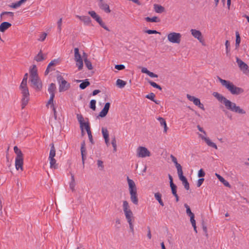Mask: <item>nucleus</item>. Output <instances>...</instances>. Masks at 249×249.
Listing matches in <instances>:
<instances>
[{"label":"nucleus","instance_id":"603ef678","mask_svg":"<svg viewBox=\"0 0 249 249\" xmlns=\"http://www.w3.org/2000/svg\"><path fill=\"white\" fill-rule=\"evenodd\" d=\"M172 194L174 196L177 195V186L175 184L170 185Z\"/></svg>","mask_w":249,"mask_h":249},{"label":"nucleus","instance_id":"bb28decb","mask_svg":"<svg viewBox=\"0 0 249 249\" xmlns=\"http://www.w3.org/2000/svg\"><path fill=\"white\" fill-rule=\"evenodd\" d=\"M88 14L98 23L102 19L94 11H89Z\"/></svg>","mask_w":249,"mask_h":249},{"label":"nucleus","instance_id":"37998d69","mask_svg":"<svg viewBox=\"0 0 249 249\" xmlns=\"http://www.w3.org/2000/svg\"><path fill=\"white\" fill-rule=\"evenodd\" d=\"M14 150L15 153L17 154L16 157H18V156H19L20 157H23V155L21 150L19 149L17 146H15L14 147Z\"/></svg>","mask_w":249,"mask_h":249},{"label":"nucleus","instance_id":"69168bd1","mask_svg":"<svg viewBox=\"0 0 249 249\" xmlns=\"http://www.w3.org/2000/svg\"><path fill=\"white\" fill-rule=\"evenodd\" d=\"M225 46H226V53H228L230 51V50L229 49V47L230 46V42L228 40L226 41Z\"/></svg>","mask_w":249,"mask_h":249},{"label":"nucleus","instance_id":"c756f323","mask_svg":"<svg viewBox=\"0 0 249 249\" xmlns=\"http://www.w3.org/2000/svg\"><path fill=\"white\" fill-rule=\"evenodd\" d=\"M14 15V13L12 12H3L0 14V18L2 19L7 20V19L5 17L6 16H9L13 18Z\"/></svg>","mask_w":249,"mask_h":249},{"label":"nucleus","instance_id":"338daca9","mask_svg":"<svg viewBox=\"0 0 249 249\" xmlns=\"http://www.w3.org/2000/svg\"><path fill=\"white\" fill-rule=\"evenodd\" d=\"M147 75L152 78H157L158 76L157 74H156L154 73L151 71H149Z\"/></svg>","mask_w":249,"mask_h":249},{"label":"nucleus","instance_id":"20e7f679","mask_svg":"<svg viewBox=\"0 0 249 249\" xmlns=\"http://www.w3.org/2000/svg\"><path fill=\"white\" fill-rule=\"evenodd\" d=\"M127 180L129 187V191L130 195L131 201L135 205L138 204V198L137 193V188L134 181L130 179L128 177Z\"/></svg>","mask_w":249,"mask_h":249},{"label":"nucleus","instance_id":"aec40b11","mask_svg":"<svg viewBox=\"0 0 249 249\" xmlns=\"http://www.w3.org/2000/svg\"><path fill=\"white\" fill-rule=\"evenodd\" d=\"M109 107H110V103H106L103 109L99 113V116L101 117H105L107 115V114Z\"/></svg>","mask_w":249,"mask_h":249},{"label":"nucleus","instance_id":"f8f14e48","mask_svg":"<svg viewBox=\"0 0 249 249\" xmlns=\"http://www.w3.org/2000/svg\"><path fill=\"white\" fill-rule=\"evenodd\" d=\"M30 81L33 86L38 90L42 88V84L38 76L30 78Z\"/></svg>","mask_w":249,"mask_h":249},{"label":"nucleus","instance_id":"5701e85b","mask_svg":"<svg viewBox=\"0 0 249 249\" xmlns=\"http://www.w3.org/2000/svg\"><path fill=\"white\" fill-rule=\"evenodd\" d=\"M83 57L86 66L89 70H92L93 68L92 64L91 62L87 58L86 53L84 52L83 53Z\"/></svg>","mask_w":249,"mask_h":249},{"label":"nucleus","instance_id":"6e6552de","mask_svg":"<svg viewBox=\"0 0 249 249\" xmlns=\"http://www.w3.org/2000/svg\"><path fill=\"white\" fill-rule=\"evenodd\" d=\"M57 80L59 83V92H63L68 90L70 87V84L68 83L64 78L61 76L59 75L57 77Z\"/></svg>","mask_w":249,"mask_h":249},{"label":"nucleus","instance_id":"de8ad7c7","mask_svg":"<svg viewBox=\"0 0 249 249\" xmlns=\"http://www.w3.org/2000/svg\"><path fill=\"white\" fill-rule=\"evenodd\" d=\"M149 83L150 84V85L151 86H152L154 88L158 89H160V90L162 89L160 85H158L157 83H156L154 82H153V81H149Z\"/></svg>","mask_w":249,"mask_h":249},{"label":"nucleus","instance_id":"6ab92c4d","mask_svg":"<svg viewBox=\"0 0 249 249\" xmlns=\"http://www.w3.org/2000/svg\"><path fill=\"white\" fill-rule=\"evenodd\" d=\"M77 119L80 124V128L83 131L84 127L85 128L87 124H89L88 122H84V118L81 114H77Z\"/></svg>","mask_w":249,"mask_h":249},{"label":"nucleus","instance_id":"4be33fe9","mask_svg":"<svg viewBox=\"0 0 249 249\" xmlns=\"http://www.w3.org/2000/svg\"><path fill=\"white\" fill-rule=\"evenodd\" d=\"M30 78L37 77V69L35 65H33L30 69Z\"/></svg>","mask_w":249,"mask_h":249},{"label":"nucleus","instance_id":"f257e3e1","mask_svg":"<svg viewBox=\"0 0 249 249\" xmlns=\"http://www.w3.org/2000/svg\"><path fill=\"white\" fill-rule=\"evenodd\" d=\"M213 95L216 98L218 101L223 103L227 109L239 114H245L246 113V111L245 109L241 108L240 106H237L235 103L227 99L218 92H214L213 93Z\"/></svg>","mask_w":249,"mask_h":249},{"label":"nucleus","instance_id":"bf43d9fd","mask_svg":"<svg viewBox=\"0 0 249 249\" xmlns=\"http://www.w3.org/2000/svg\"><path fill=\"white\" fill-rule=\"evenodd\" d=\"M115 68L117 69L118 70H122L125 68V66L124 65H116L115 66Z\"/></svg>","mask_w":249,"mask_h":249},{"label":"nucleus","instance_id":"58836bf2","mask_svg":"<svg viewBox=\"0 0 249 249\" xmlns=\"http://www.w3.org/2000/svg\"><path fill=\"white\" fill-rule=\"evenodd\" d=\"M29 100V96L22 97V103H21L22 109H23L25 107V106L28 104Z\"/></svg>","mask_w":249,"mask_h":249},{"label":"nucleus","instance_id":"f704fd0d","mask_svg":"<svg viewBox=\"0 0 249 249\" xmlns=\"http://www.w3.org/2000/svg\"><path fill=\"white\" fill-rule=\"evenodd\" d=\"M74 60H75V61L82 59L81 54H80L79 52V49L78 48H74Z\"/></svg>","mask_w":249,"mask_h":249},{"label":"nucleus","instance_id":"c85d7f7f","mask_svg":"<svg viewBox=\"0 0 249 249\" xmlns=\"http://www.w3.org/2000/svg\"><path fill=\"white\" fill-rule=\"evenodd\" d=\"M56 89V86L54 83H51L48 88V90L50 95H54L55 96V91Z\"/></svg>","mask_w":249,"mask_h":249},{"label":"nucleus","instance_id":"680f3d73","mask_svg":"<svg viewBox=\"0 0 249 249\" xmlns=\"http://www.w3.org/2000/svg\"><path fill=\"white\" fill-rule=\"evenodd\" d=\"M190 217V222L193 225H196V220L195 219V215H191L190 216H189Z\"/></svg>","mask_w":249,"mask_h":249},{"label":"nucleus","instance_id":"e433bc0d","mask_svg":"<svg viewBox=\"0 0 249 249\" xmlns=\"http://www.w3.org/2000/svg\"><path fill=\"white\" fill-rule=\"evenodd\" d=\"M155 97V94L152 93V92H151V93L146 95V96H145V97L146 98L151 100V101H152L154 102H155L156 104H159V101H157V100H155L154 99Z\"/></svg>","mask_w":249,"mask_h":249},{"label":"nucleus","instance_id":"2eb2a0df","mask_svg":"<svg viewBox=\"0 0 249 249\" xmlns=\"http://www.w3.org/2000/svg\"><path fill=\"white\" fill-rule=\"evenodd\" d=\"M23 157H16L15 159V166L17 170H23Z\"/></svg>","mask_w":249,"mask_h":249},{"label":"nucleus","instance_id":"79ce46f5","mask_svg":"<svg viewBox=\"0 0 249 249\" xmlns=\"http://www.w3.org/2000/svg\"><path fill=\"white\" fill-rule=\"evenodd\" d=\"M90 84L89 82L88 81L87 79H86L84 82H83L81 83L79 87L81 89H85L87 87L89 86Z\"/></svg>","mask_w":249,"mask_h":249},{"label":"nucleus","instance_id":"8fccbe9b","mask_svg":"<svg viewBox=\"0 0 249 249\" xmlns=\"http://www.w3.org/2000/svg\"><path fill=\"white\" fill-rule=\"evenodd\" d=\"M96 101L95 100H91L90 102V108L93 110H95L96 109Z\"/></svg>","mask_w":249,"mask_h":249},{"label":"nucleus","instance_id":"2f4dec72","mask_svg":"<svg viewBox=\"0 0 249 249\" xmlns=\"http://www.w3.org/2000/svg\"><path fill=\"white\" fill-rule=\"evenodd\" d=\"M154 8L155 11L157 13H162L164 11V8L161 5L158 4H154Z\"/></svg>","mask_w":249,"mask_h":249},{"label":"nucleus","instance_id":"7c9ffc66","mask_svg":"<svg viewBox=\"0 0 249 249\" xmlns=\"http://www.w3.org/2000/svg\"><path fill=\"white\" fill-rule=\"evenodd\" d=\"M45 59V58L44 56L41 51H40L38 53L36 56H35V57L34 58V60L37 62H41V61H43Z\"/></svg>","mask_w":249,"mask_h":249},{"label":"nucleus","instance_id":"f3484780","mask_svg":"<svg viewBox=\"0 0 249 249\" xmlns=\"http://www.w3.org/2000/svg\"><path fill=\"white\" fill-rule=\"evenodd\" d=\"M76 17L78 18L80 20L82 21L85 25L89 26L91 24V20L90 18L88 16H80L76 15Z\"/></svg>","mask_w":249,"mask_h":249},{"label":"nucleus","instance_id":"4d7b16f0","mask_svg":"<svg viewBox=\"0 0 249 249\" xmlns=\"http://www.w3.org/2000/svg\"><path fill=\"white\" fill-rule=\"evenodd\" d=\"M47 36V34L46 33H43L40 35L39 38H38V40L43 41H44Z\"/></svg>","mask_w":249,"mask_h":249},{"label":"nucleus","instance_id":"9b49d317","mask_svg":"<svg viewBox=\"0 0 249 249\" xmlns=\"http://www.w3.org/2000/svg\"><path fill=\"white\" fill-rule=\"evenodd\" d=\"M187 98L189 101L193 102L196 106H198L200 108L203 110L205 109L203 105L201 103L200 101L198 98L189 94L187 95Z\"/></svg>","mask_w":249,"mask_h":249},{"label":"nucleus","instance_id":"052dcab7","mask_svg":"<svg viewBox=\"0 0 249 249\" xmlns=\"http://www.w3.org/2000/svg\"><path fill=\"white\" fill-rule=\"evenodd\" d=\"M205 175V172L203 171L202 169H201L199 170L198 173V177H203Z\"/></svg>","mask_w":249,"mask_h":249},{"label":"nucleus","instance_id":"774afa93","mask_svg":"<svg viewBox=\"0 0 249 249\" xmlns=\"http://www.w3.org/2000/svg\"><path fill=\"white\" fill-rule=\"evenodd\" d=\"M97 165L99 167H101V169H103L104 165H103V162L101 160H97Z\"/></svg>","mask_w":249,"mask_h":249},{"label":"nucleus","instance_id":"a211bd4d","mask_svg":"<svg viewBox=\"0 0 249 249\" xmlns=\"http://www.w3.org/2000/svg\"><path fill=\"white\" fill-rule=\"evenodd\" d=\"M170 158L172 162L175 164V165L177 169L178 174L182 172V167L180 164L178 162L177 158L173 155H170Z\"/></svg>","mask_w":249,"mask_h":249},{"label":"nucleus","instance_id":"0eeeda50","mask_svg":"<svg viewBox=\"0 0 249 249\" xmlns=\"http://www.w3.org/2000/svg\"><path fill=\"white\" fill-rule=\"evenodd\" d=\"M181 38V35L179 33L172 32L167 35L168 40L172 43L179 44Z\"/></svg>","mask_w":249,"mask_h":249},{"label":"nucleus","instance_id":"a878e982","mask_svg":"<svg viewBox=\"0 0 249 249\" xmlns=\"http://www.w3.org/2000/svg\"><path fill=\"white\" fill-rule=\"evenodd\" d=\"M85 128L87 132L88 133V137H89V140L90 142L92 144H93L94 143V142H93V138H92V136L91 132L90 131V128L89 124H87L86 126V127Z\"/></svg>","mask_w":249,"mask_h":249},{"label":"nucleus","instance_id":"864d4df0","mask_svg":"<svg viewBox=\"0 0 249 249\" xmlns=\"http://www.w3.org/2000/svg\"><path fill=\"white\" fill-rule=\"evenodd\" d=\"M111 144H112V146L113 147V151L114 152H116L117 150V144H116V139H115V137H114L112 139V140L111 141Z\"/></svg>","mask_w":249,"mask_h":249},{"label":"nucleus","instance_id":"e2e57ef3","mask_svg":"<svg viewBox=\"0 0 249 249\" xmlns=\"http://www.w3.org/2000/svg\"><path fill=\"white\" fill-rule=\"evenodd\" d=\"M54 97V95H53V96L50 95V98L48 102L47 106H48L49 104H52V105H53V101Z\"/></svg>","mask_w":249,"mask_h":249},{"label":"nucleus","instance_id":"39448f33","mask_svg":"<svg viewBox=\"0 0 249 249\" xmlns=\"http://www.w3.org/2000/svg\"><path fill=\"white\" fill-rule=\"evenodd\" d=\"M197 128L199 131L201 132L204 134V135H203L201 134L198 133V135L199 137L201 138L202 140H204L208 146L212 147L215 149H217V146L216 144L215 143L212 142L208 137L205 136L207 135V134L206 131L204 130L203 128L201 127L199 125H197Z\"/></svg>","mask_w":249,"mask_h":249},{"label":"nucleus","instance_id":"1a4fd4ad","mask_svg":"<svg viewBox=\"0 0 249 249\" xmlns=\"http://www.w3.org/2000/svg\"><path fill=\"white\" fill-rule=\"evenodd\" d=\"M137 156L139 158H145L150 156V152L146 147L139 146L137 149Z\"/></svg>","mask_w":249,"mask_h":249},{"label":"nucleus","instance_id":"a19ab883","mask_svg":"<svg viewBox=\"0 0 249 249\" xmlns=\"http://www.w3.org/2000/svg\"><path fill=\"white\" fill-rule=\"evenodd\" d=\"M126 84V82L124 81L121 79H118L116 81V85L120 88H124Z\"/></svg>","mask_w":249,"mask_h":249},{"label":"nucleus","instance_id":"c03bdc74","mask_svg":"<svg viewBox=\"0 0 249 249\" xmlns=\"http://www.w3.org/2000/svg\"><path fill=\"white\" fill-rule=\"evenodd\" d=\"M75 61H76V65L77 67H78V70H82L83 68V59L76 60Z\"/></svg>","mask_w":249,"mask_h":249},{"label":"nucleus","instance_id":"0e129e2a","mask_svg":"<svg viewBox=\"0 0 249 249\" xmlns=\"http://www.w3.org/2000/svg\"><path fill=\"white\" fill-rule=\"evenodd\" d=\"M204 180V179L203 178H199L197 182V186L198 187H199L203 183V181Z\"/></svg>","mask_w":249,"mask_h":249},{"label":"nucleus","instance_id":"f03ea898","mask_svg":"<svg viewBox=\"0 0 249 249\" xmlns=\"http://www.w3.org/2000/svg\"><path fill=\"white\" fill-rule=\"evenodd\" d=\"M217 79L222 86L225 87L231 94L239 95L244 92V89L241 88L237 87L230 81L226 80L218 76Z\"/></svg>","mask_w":249,"mask_h":249},{"label":"nucleus","instance_id":"ea45409f","mask_svg":"<svg viewBox=\"0 0 249 249\" xmlns=\"http://www.w3.org/2000/svg\"><path fill=\"white\" fill-rule=\"evenodd\" d=\"M236 35V40H235V46L236 48H237L239 47L240 43L241 42V38L240 36V35L238 32L236 31L235 32Z\"/></svg>","mask_w":249,"mask_h":249},{"label":"nucleus","instance_id":"4468645a","mask_svg":"<svg viewBox=\"0 0 249 249\" xmlns=\"http://www.w3.org/2000/svg\"><path fill=\"white\" fill-rule=\"evenodd\" d=\"M179 179L182 181V184L184 186L186 190H188L190 188L189 183L187 178L183 176V171L178 174Z\"/></svg>","mask_w":249,"mask_h":249},{"label":"nucleus","instance_id":"7ed1b4c3","mask_svg":"<svg viewBox=\"0 0 249 249\" xmlns=\"http://www.w3.org/2000/svg\"><path fill=\"white\" fill-rule=\"evenodd\" d=\"M123 208L125 218L129 224L130 230L132 233H134V226L132 223L133 219V213L130 209L129 204L127 201L124 200L123 201Z\"/></svg>","mask_w":249,"mask_h":249},{"label":"nucleus","instance_id":"473e14b6","mask_svg":"<svg viewBox=\"0 0 249 249\" xmlns=\"http://www.w3.org/2000/svg\"><path fill=\"white\" fill-rule=\"evenodd\" d=\"M158 120L159 121L160 124L161 126H163L164 127V132H166L167 130V126L166 124V123L165 120L162 117H159L158 119Z\"/></svg>","mask_w":249,"mask_h":249},{"label":"nucleus","instance_id":"3c124183","mask_svg":"<svg viewBox=\"0 0 249 249\" xmlns=\"http://www.w3.org/2000/svg\"><path fill=\"white\" fill-rule=\"evenodd\" d=\"M62 19L60 18L57 21V30L59 33H61V25H62Z\"/></svg>","mask_w":249,"mask_h":249},{"label":"nucleus","instance_id":"5fc2aeb1","mask_svg":"<svg viewBox=\"0 0 249 249\" xmlns=\"http://www.w3.org/2000/svg\"><path fill=\"white\" fill-rule=\"evenodd\" d=\"M27 78H28V73H26L24 75V77H23L22 81L21 82V84L22 85V86L27 85Z\"/></svg>","mask_w":249,"mask_h":249},{"label":"nucleus","instance_id":"4c0bfd02","mask_svg":"<svg viewBox=\"0 0 249 249\" xmlns=\"http://www.w3.org/2000/svg\"><path fill=\"white\" fill-rule=\"evenodd\" d=\"M145 19L147 22H159L160 21V19L157 17H153L152 18L146 17Z\"/></svg>","mask_w":249,"mask_h":249},{"label":"nucleus","instance_id":"cd10ccee","mask_svg":"<svg viewBox=\"0 0 249 249\" xmlns=\"http://www.w3.org/2000/svg\"><path fill=\"white\" fill-rule=\"evenodd\" d=\"M216 177L218 178V179L219 180L220 182L223 183V184L226 187H230L231 185L230 183L226 180L222 176H221L220 175L218 174L217 173H215Z\"/></svg>","mask_w":249,"mask_h":249},{"label":"nucleus","instance_id":"13d9d810","mask_svg":"<svg viewBox=\"0 0 249 249\" xmlns=\"http://www.w3.org/2000/svg\"><path fill=\"white\" fill-rule=\"evenodd\" d=\"M145 33L148 34H160V32L156 31V30H147L145 31Z\"/></svg>","mask_w":249,"mask_h":249},{"label":"nucleus","instance_id":"09e8293b","mask_svg":"<svg viewBox=\"0 0 249 249\" xmlns=\"http://www.w3.org/2000/svg\"><path fill=\"white\" fill-rule=\"evenodd\" d=\"M21 4L18 1L15 3H12L11 4L9 5V6L12 8L16 9L19 6H20Z\"/></svg>","mask_w":249,"mask_h":249},{"label":"nucleus","instance_id":"412c9836","mask_svg":"<svg viewBox=\"0 0 249 249\" xmlns=\"http://www.w3.org/2000/svg\"><path fill=\"white\" fill-rule=\"evenodd\" d=\"M19 89L21 90L22 97L29 96V90L27 88V85L22 86V85L20 84L19 86Z\"/></svg>","mask_w":249,"mask_h":249},{"label":"nucleus","instance_id":"dca6fc26","mask_svg":"<svg viewBox=\"0 0 249 249\" xmlns=\"http://www.w3.org/2000/svg\"><path fill=\"white\" fill-rule=\"evenodd\" d=\"M81 153L82 156V160L83 166L84 165L85 160L86 159L87 151L85 147V142L83 141L81 144Z\"/></svg>","mask_w":249,"mask_h":249},{"label":"nucleus","instance_id":"393cba45","mask_svg":"<svg viewBox=\"0 0 249 249\" xmlns=\"http://www.w3.org/2000/svg\"><path fill=\"white\" fill-rule=\"evenodd\" d=\"M99 7L103 10H104L106 13H109L110 12V10L109 9V5L106 3L105 2H103L101 3L98 4Z\"/></svg>","mask_w":249,"mask_h":249},{"label":"nucleus","instance_id":"a18cd8bd","mask_svg":"<svg viewBox=\"0 0 249 249\" xmlns=\"http://www.w3.org/2000/svg\"><path fill=\"white\" fill-rule=\"evenodd\" d=\"M185 208H186V213L189 216H190L191 215H194V214L191 212V209L190 208V207L187 204H184V205Z\"/></svg>","mask_w":249,"mask_h":249},{"label":"nucleus","instance_id":"9d476101","mask_svg":"<svg viewBox=\"0 0 249 249\" xmlns=\"http://www.w3.org/2000/svg\"><path fill=\"white\" fill-rule=\"evenodd\" d=\"M236 62L240 70L242 71L244 73H249V67L246 63L238 57H236Z\"/></svg>","mask_w":249,"mask_h":249},{"label":"nucleus","instance_id":"423d86ee","mask_svg":"<svg viewBox=\"0 0 249 249\" xmlns=\"http://www.w3.org/2000/svg\"><path fill=\"white\" fill-rule=\"evenodd\" d=\"M51 149L49 153V160L50 161V168H56L57 165L56 164V160L54 159L55 156V149L53 143L50 144Z\"/></svg>","mask_w":249,"mask_h":249},{"label":"nucleus","instance_id":"6e6d98bb","mask_svg":"<svg viewBox=\"0 0 249 249\" xmlns=\"http://www.w3.org/2000/svg\"><path fill=\"white\" fill-rule=\"evenodd\" d=\"M98 23L100 24V25L103 27L104 29H105L107 31H109V29L108 28V27L105 25V24L103 22V21H102V20L101 19L99 22Z\"/></svg>","mask_w":249,"mask_h":249},{"label":"nucleus","instance_id":"ddd939ff","mask_svg":"<svg viewBox=\"0 0 249 249\" xmlns=\"http://www.w3.org/2000/svg\"><path fill=\"white\" fill-rule=\"evenodd\" d=\"M192 35L196 38L200 42L203 41V36L200 31L196 29H191L190 30Z\"/></svg>","mask_w":249,"mask_h":249},{"label":"nucleus","instance_id":"b1692460","mask_svg":"<svg viewBox=\"0 0 249 249\" xmlns=\"http://www.w3.org/2000/svg\"><path fill=\"white\" fill-rule=\"evenodd\" d=\"M11 24L8 22H3L0 25V31L5 32L7 29L11 26Z\"/></svg>","mask_w":249,"mask_h":249},{"label":"nucleus","instance_id":"72a5a7b5","mask_svg":"<svg viewBox=\"0 0 249 249\" xmlns=\"http://www.w3.org/2000/svg\"><path fill=\"white\" fill-rule=\"evenodd\" d=\"M154 196L160 204L161 206H163L164 203L161 199V195L160 193H156L154 195Z\"/></svg>","mask_w":249,"mask_h":249},{"label":"nucleus","instance_id":"49530a36","mask_svg":"<svg viewBox=\"0 0 249 249\" xmlns=\"http://www.w3.org/2000/svg\"><path fill=\"white\" fill-rule=\"evenodd\" d=\"M102 133L104 139L109 137L108 132L107 128L104 127L102 128Z\"/></svg>","mask_w":249,"mask_h":249},{"label":"nucleus","instance_id":"c9c22d12","mask_svg":"<svg viewBox=\"0 0 249 249\" xmlns=\"http://www.w3.org/2000/svg\"><path fill=\"white\" fill-rule=\"evenodd\" d=\"M70 188L72 190V191H74L75 190V182L74 179V177L73 174H71V181L70 183Z\"/></svg>","mask_w":249,"mask_h":249}]
</instances>
